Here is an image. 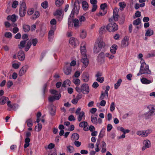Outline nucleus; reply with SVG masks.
Listing matches in <instances>:
<instances>
[{
    "label": "nucleus",
    "instance_id": "obj_35",
    "mask_svg": "<svg viewBox=\"0 0 155 155\" xmlns=\"http://www.w3.org/2000/svg\"><path fill=\"white\" fill-rule=\"evenodd\" d=\"M105 56V54L104 52H101L100 53L98 56V60L100 61H101L104 58Z\"/></svg>",
    "mask_w": 155,
    "mask_h": 155
},
{
    "label": "nucleus",
    "instance_id": "obj_32",
    "mask_svg": "<svg viewBox=\"0 0 155 155\" xmlns=\"http://www.w3.org/2000/svg\"><path fill=\"white\" fill-rule=\"evenodd\" d=\"M84 114V112L81 111L78 114L79 115L78 117V119L79 122H80L81 120L84 116L85 117Z\"/></svg>",
    "mask_w": 155,
    "mask_h": 155
},
{
    "label": "nucleus",
    "instance_id": "obj_28",
    "mask_svg": "<svg viewBox=\"0 0 155 155\" xmlns=\"http://www.w3.org/2000/svg\"><path fill=\"white\" fill-rule=\"evenodd\" d=\"M74 9H76L77 12H78L79 10V2L78 1L76 0L74 4Z\"/></svg>",
    "mask_w": 155,
    "mask_h": 155
},
{
    "label": "nucleus",
    "instance_id": "obj_44",
    "mask_svg": "<svg viewBox=\"0 0 155 155\" xmlns=\"http://www.w3.org/2000/svg\"><path fill=\"white\" fill-rule=\"evenodd\" d=\"M80 82V80L79 79L77 78L74 79L73 80V82L75 85L77 86H78L79 85Z\"/></svg>",
    "mask_w": 155,
    "mask_h": 155
},
{
    "label": "nucleus",
    "instance_id": "obj_23",
    "mask_svg": "<svg viewBox=\"0 0 155 155\" xmlns=\"http://www.w3.org/2000/svg\"><path fill=\"white\" fill-rule=\"evenodd\" d=\"M8 100V97L4 96L0 98V104L4 105L5 104L6 101Z\"/></svg>",
    "mask_w": 155,
    "mask_h": 155
},
{
    "label": "nucleus",
    "instance_id": "obj_49",
    "mask_svg": "<svg viewBox=\"0 0 155 155\" xmlns=\"http://www.w3.org/2000/svg\"><path fill=\"white\" fill-rule=\"evenodd\" d=\"M115 109V104L114 102H112L110 105V110L112 112Z\"/></svg>",
    "mask_w": 155,
    "mask_h": 155
},
{
    "label": "nucleus",
    "instance_id": "obj_14",
    "mask_svg": "<svg viewBox=\"0 0 155 155\" xmlns=\"http://www.w3.org/2000/svg\"><path fill=\"white\" fill-rule=\"evenodd\" d=\"M56 29V26H54L53 27H52V29L50 30L48 32V38L49 40H50L53 37L54 35V31Z\"/></svg>",
    "mask_w": 155,
    "mask_h": 155
},
{
    "label": "nucleus",
    "instance_id": "obj_59",
    "mask_svg": "<svg viewBox=\"0 0 155 155\" xmlns=\"http://www.w3.org/2000/svg\"><path fill=\"white\" fill-rule=\"evenodd\" d=\"M20 65L17 63H14L12 64V67L15 69H17L19 67Z\"/></svg>",
    "mask_w": 155,
    "mask_h": 155
},
{
    "label": "nucleus",
    "instance_id": "obj_52",
    "mask_svg": "<svg viewBox=\"0 0 155 155\" xmlns=\"http://www.w3.org/2000/svg\"><path fill=\"white\" fill-rule=\"evenodd\" d=\"M80 22L81 23L82 22L86 20V18L85 17L83 16H81L79 17Z\"/></svg>",
    "mask_w": 155,
    "mask_h": 155
},
{
    "label": "nucleus",
    "instance_id": "obj_15",
    "mask_svg": "<svg viewBox=\"0 0 155 155\" xmlns=\"http://www.w3.org/2000/svg\"><path fill=\"white\" fill-rule=\"evenodd\" d=\"M95 44H97V45L101 49L102 48H104L105 46V44L104 42L101 39H98L96 43Z\"/></svg>",
    "mask_w": 155,
    "mask_h": 155
},
{
    "label": "nucleus",
    "instance_id": "obj_29",
    "mask_svg": "<svg viewBox=\"0 0 155 155\" xmlns=\"http://www.w3.org/2000/svg\"><path fill=\"white\" fill-rule=\"evenodd\" d=\"M117 129L120 131L123 132V133H125V134H126V133H129L130 131V130L128 129L125 130L124 129L121 127H117Z\"/></svg>",
    "mask_w": 155,
    "mask_h": 155
},
{
    "label": "nucleus",
    "instance_id": "obj_31",
    "mask_svg": "<svg viewBox=\"0 0 155 155\" xmlns=\"http://www.w3.org/2000/svg\"><path fill=\"white\" fill-rule=\"evenodd\" d=\"M119 5L120 7V10H123L126 6V4L124 2H121L119 3Z\"/></svg>",
    "mask_w": 155,
    "mask_h": 155
},
{
    "label": "nucleus",
    "instance_id": "obj_39",
    "mask_svg": "<svg viewBox=\"0 0 155 155\" xmlns=\"http://www.w3.org/2000/svg\"><path fill=\"white\" fill-rule=\"evenodd\" d=\"M64 2L63 0H56L55 4L57 6H61Z\"/></svg>",
    "mask_w": 155,
    "mask_h": 155
},
{
    "label": "nucleus",
    "instance_id": "obj_24",
    "mask_svg": "<svg viewBox=\"0 0 155 155\" xmlns=\"http://www.w3.org/2000/svg\"><path fill=\"white\" fill-rule=\"evenodd\" d=\"M82 7L84 10H87L89 5L88 3L86 1H83L82 2Z\"/></svg>",
    "mask_w": 155,
    "mask_h": 155
},
{
    "label": "nucleus",
    "instance_id": "obj_36",
    "mask_svg": "<svg viewBox=\"0 0 155 155\" xmlns=\"http://www.w3.org/2000/svg\"><path fill=\"white\" fill-rule=\"evenodd\" d=\"M97 115H96L95 117H91V120L92 123L95 124L97 125Z\"/></svg>",
    "mask_w": 155,
    "mask_h": 155
},
{
    "label": "nucleus",
    "instance_id": "obj_12",
    "mask_svg": "<svg viewBox=\"0 0 155 155\" xmlns=\"http://www.w3.org/2000/svg\"><path fill=\"white\" fill-rule=\"evenodd\" d=\"M64 73L67 75L71 74V67L70 66L66 65L64 69Z\"/></svg>",
    "mask_w": 155,
    "mask_h": 155
},
{
    "label": "nucleus",
    "instance_id": "obj_7",
    "mask_svg": "<svg viewBox=\"0 0 155 155\" xmlns=\"http://www.w3.org/2000/svg\"><path fill=\"white\" fill-rule=\"evenodd\" d=\"M113 19L114 20L116 21H117L118 20V12L117 11V8H115L113 10ZM113 20V18H110L109 19V22H111Z\"/></svg>",
    "mask_w": 155,
    "mask_h": 155
},
{
    "label": "nucleus",
    "instance_id": "obj_54",
    "mask_svg": "<svg viewBox=\"0 0 155 155\" xmlns=\"http://www.w3.org/2000/svg\"><path fill=\"white\" fill-rule=\"evenodd\" d=\"M107 6V5L106 3L102 4L100 6L101 9L103 10V11H105V8Z\"/></svg>",
    "mask_w": 155,
    "mask_h": 155
},
{
    "label": "nucleus",
    "instance_id": "obj_22",
    "mask_svg": "<svg viewBox=\"0 0 155 155\" xmlns=\"http://www.w3.org/2000/svg\"><path fill=\"white\" fill-rule=\"evenodd\" d=\"M117 48V45H116L114 44L113 45L111 48H110V52L113 54H115L116 52V51Z\"/></svg>",
    "mask_w": 155,
    "mask_h": 155
},
{
    "label": "nucleus",
    "instance_id": "obj_17",
    "mask_svg": "<svg viewBox=\"0 0 155 155\" xmlns=\"http://www.w3.org/2000/svg\"><path fill=\"white\" fill-rule=\"evenodd\" d=\"M88 125L86 121H83L80 123L79 126L81 127H83V130L85 131L88 130V128L86 127Z\"/></svg>",
    "mask_w": 155,
    "mask_h": 155
},
{
    "label": "nucleus",
    "instance_id": "obj_1",
    "mask_svg": "<svg viewBox=\"0 0 155 155\" xmlns=\"http://www.w3.org/2000/svg\"><path fill=\"white\" fill-rule=\"evenodd\" d=\"M141 66L139 72L137 74V76H140L143 74H151L152 72L149 69V66L144 61L142 62V61H140Z\"/></svg>",
    "mask_w": 155,
    "mask_h": 155
},
{
    "label": "nucleus",
    "instance_id": "obj_64",
    "mask_svg": "<svg viewBox=\"0 0 155 155\" xmlns=\"http://www.w3.org/2000/svg\"><path fill=\"white\" fill-rule=\"evenodd\" d=\"M113 128L111 124H109L107 125V131L110 132Z\"/></svg>",
    "mask_w": 155,
    "mask_h": 155
},
{
    "label": "nucleus",
    "instance_id": "obj_47",
    "mask_svg": "<svg viewBox=\"0 0 155 155\" xmlns=\"http://www.w3.org/2000/svg\"><path fill=\"white\" fill-rule=\"evenodd\" d=\"M106 98V96L105 94H104V92L103 91L101 92V94L99 98V99L100 100H102L104 99V98Z\"/></svg>",
    "mask_w": 155,
    "mask_h": 155
},
{
    "label": "nucleus",
    "instance_id": "obj_45",
    "mask_svg": "<svg viewBox=\"0 0 155 155\" xmlns=\"http://www.w3.org/2000/svg\"><path fill=\"white\" fill-rule=\"evenodd\" d=\"M34 10L33 8H30L28 9L27 13L28 15H31L34 13Z\"/></svg>",
    "mask_w": 155,
    "mask_h": 155
},
{
    "label": "nucleus",
    "instance_id": "obj_16",
    "mask_svg": "<svg viewBox=\"0 0 155 155\" xmlns=\"http://www.w3.org/2000/svg\"><path fill=\"white\" fill-rule=\"evenodd\" d=\"M18 57L19 60L21 61H23L25 58L24 52L22 51H19L18 54Z\"/></svg>",
    "mask_w": 155,
    "mask_h": 155
},
{
    "label": "nucleus",
    "instance_id": "obj_40",
    "mask_svg": "<svg viewBox=\"0 0 155 155\" xmlns=\"http://www.w3.org/2000/svg\"><path fill=\"white\" fill-rule=\"evenodd\" d=\"M26 123L28 126L29 127H31L33 125L32 120L31 118H30L27 120Z\"/></svg>",
    "mask_w": 155,
    "mask_h": 155
},
{
    "label": "nucleus",
    "instance_id": "obj_63",
    "mask_svg": "<svg viewBox=\"0 0 155 155\" xmlns=\"http://www.w3.org/2000/svg\"><path fill=\"white\" fill-rule=\"evenodd\" d=\"M99 85L98 84L97 82H94L93 83L92 87L94 88H97L98 86H99Z\"/></svg>",
    "mask_w": 155,
    "mask_h": 155
},
{
    "label": "nucleus",
    "instance_id": "obj_41",
    "mask_svg": "<svg viewBox=\"0 0 155 155\" xmlns=\"http://www.w3.org/2000/svg\"><path fill=\"white\" fill-rule=\"evenodd\" d=\"M40 14L38 11H35L33 16L32 18L34 19H36L40 16Z\"/></svg>",
    "mask_w": 155,
    "mask_h": 155
},
{
    "label": "nucleus",
    "instance_id": "obj_4",
    "mask_svg": "<svg viewBox=\"0 0 155 155\" xmlns=\"http://www.w3.org/2000/svg\"><path fill=\"white\" fill-rule=\"evenodd\" d=\"M19 8V15L20 17H24L26 13L27 7L25 2H20Z\"/></svg>",
    "mask_w": 155,
    "mask_h": 155
},
{
    "label": "nucleus",
    "instance_id": "obj_51",
    "mask_svg": "<svg viewBox=\"0 0 155 155\" xmlns=\"http://www.w3.org/2000/svg\"><path fill=\"white\" fill-rule=\"evenodd\" d=\"M26 43V41L25 40H23L21 41L20 42V45L21 48H24L25 46V44Z\"/></svg>",
    "mask_w": 155,
    "mask_h": 155
},
{
    "label": "nucleus",
    "instance_id": "obj_55",
    "mask_svg": "<svg viewBox=\"0 0 155 155\" xmlns=\"http://www.w3.org/2000/svg\"><path fill=\"white\" fill-rule=\"evenodd\" d=\"M86 34L85 31H82L80 35V37L82 38H84L86 37Z\"/></svg>",
    "mask_w": 155,
    "mask_h": 155
},
{
    "label": "nucleus",
    "instance_id": "obj_58",
    "mask_svg": "<svg viewBox=\"0 0 155 155\" xmlns=\"http://www.w3.org/2000/svg\"><path fill=\"white\" fill-rule=\"evenodd\" d=\"M68 120L70 121L75 120V118L74 117V115L72 114L70 115L68 117Z\"/></svg>",
    "mask_w": 155,
    "mask_h": 155
},
{
    "label": "nucleus",
    "instance_id": "obj_18",
    "mask_svg": "<svg viewBox=\"0 0 155 155\" xmlns=\"http://www.w3.org/2000/svg\"><path fill=\"white\" fill-rule=\"evenodd\" d=\"M141 82L143 84H150L153 81V80L152 81L148 80L145 78H143L140 79Z\"/></svg>",
    "mask_w": 155,
    "mask_h": 155
},
{
    "label": "nucleus",
    "instance_id": "obj_53",
    "mask_svg": "<svg viewBox=\"0 0 155 155\" xmlns=\"http://www.w3.org/2000/svg\"><path fill=\"white\" fill-rule=\"evenodd\" d=\"M5 36L6 38H10L12 37V34L10 32H7L5 34Z\"/></svg>",
    "mask_w": 155,
    "mask_h": 155
},
{
    "label": "nucleus",
    "instance_id": "obj_34",
    "mask_svg": "<svg viewBox=\"0 0 155 155\" xmlns=\"http://www.w3.org/2000/svg\"><path fill=\"white\" fill-rule=\"evenodd\" d=\"M122 80L121 79H118L117 82L114 84V88L115 89H117L120 85Z\"/></svg>",
    "mask_w": 155,
    "mask_h": 155
},
{
    "label": "nucleus",
    "instance_id": "obj_37",
    "mask_svg": "<svg viewBox=\"0 0 155 155\" xmlns=\"http://www.w3.org/2000/svg\"><path fill=\"white\" fill-rule=\"evenodd\" d=\"M23 29L25 32H28L30 30V27L28 25H23Z\"/></svg>",
    "mask_w": 155,
    "mask_h": 155
},
{
    "label": "nucleus",
    "instance_id": "obj_3",
    "mask_svg": "<svg viewBox=\"0 0 155 155\" xmlns=\"http://www.w3.org/2000/svg\"><path fill=\"white\" fill-rule=\"evenodd\" d=\"M147 108L149 109L148 111L143 114V116L146 119H150L151 116L155 115V105H149L147 107Z\"/></svg>",
    "mask_w": 155,
    "mask_h": 155
},
{
    "label": "nucleus",
    "instance_id": "obj_21",
    "mask_svg": "<svg viewBox=\"0 0 155 155\" xmlns=\"http://www.w3.org/2000/svg\"><path fill=\"white\" fill-rule=\"evenodd\" d=\"M154 31L151 28H149L146 31L145 36L146 37H150L153 34Z\"/></svg>",
    "mask_w": 155,
    "mask_h": 155
},
{
    "label": "nucleus",
    "instance_id": "obj_56",
    "mask_svg": "<svg viewBox=\"0 0 155 155\" xmlns=\"http://www.w3.org/2000/svg\"><path fill=\"white\" fill-rule=\"evenodd\" d=\"M96 80L100 83H102L104 81V78L103 77L97 78L96 79Z\"/></svg>",
    "mask_w": 155,
    "mask_h": 155
},
{
    "label": "nucleus",
    "instance_id": "obj_20",
    "mask_svg": "<svg viewBox=\"0 0 155 155\" xmlns=\"http://www.w3.org/2000/svg\"><path fill=\"white\" fill-rule=\"evenodd\" d=\"M17 16L13 14L11 15H8L7 17V19L8 20H10L13 22H15L17 19Z\"/></svg>",
    "mask_w": 155,
    "mask_h": 155
},
{
    "label": "nucleus",
    "instance_id": "obj_9",
    "mask_svg": "<svg viewBox=\"0 0 155 155\" xmlns=\"http://www.w3.org/2000/svg\"><path fill=\"white\" fill-rule=\"evenodd\" d=\"M143 146L142 147V150L143 151L144 150L147 148H148L150 147L151 143L150 141L148 140H145L143 141Z\"/></svg>",
    "mask_w": 155,
    "mask_h": 155
},
{
    "label": "nucleus",
    "instance_id": "obj_19",
    "mask_svg": "<svg viewBox=\"0 0 155 155\" xmlns=\"http://www.w3.org/2000/svg\"><path fill=\"white\" fill-rule=\"evenodd\" d=\"M72 22L74 23V25L75 27H79L81 25V23L79 22V20L77 18L73 20Z\"/></svg>",
    "mask_w": 155,
    "mask_h": 155
},
{
    "label": "nucleus",
    "instance_id": "obj_43",
    "mask_svg": "<svg viewBox=\"0 0 155 155\" xmlns=\"http://www.w3.org/2000/svg\"><path fill=\"white\" fill-rule=\"evenodd\" d=\"M41 6L43 8L46 9L48 6V2L45 1L43 2H42L41 4Z\"/></svg>",
    "mask_w": 155,
    "mask_h": 155
},
{
    "label": "nucleus",
    "instance_id": "obj_42",
    "mask_svg": "<svg viewBox=\"0 0 155 155\" xmlns=\"http://www.w3.org/2000/svg\"><path fill=\"white\" fill-rule=\"evenodd\" d=\"M79 134L77 133L73 134L71 136L72 138L76 140H78L79 139Z\"/></svg>",
    "mask_w": 155,
    "mask_h": 155
},
{
    "label": "nucleus",
    "instance_id": "obj_30",
    "mask_svg": "<svg viewBox=\"0 0 155 155\" xmlns=\"http://www.w3.org/2000/svg\"><path fill=\"white\" fill-rule=\"evenodd\" d=\"M101 50V49L97 45V44H95L94 46V51L95 53L97 54Z\"/></svg>",
    "mask_w": 155,
    "mask_h": 155
},
{
    "label": "nucleus",
    "instance_id": "obj_25",
    "mask_svg": "<svg viewBox=\"0 0 155 155\" xmlns=\"http://www.w3.org/2000/svg\"><path fill=\"white\" fill-rule=\"evenodd\" d=\"M137 134L143 137H146L144 130H140L137 132Z\"/></svg>",
    "mask_w": 155,
    "mask_h": 155
},
{
    "label": "nucleus",
    "instance_id": "obj_57",
    "mask_svg": "<svg viewBox=\"0 0 155 155\" xmlns=\"http://www.w3.org/2000/svg\"><path fill=\"white\" fill-rule=\"evenodd\" d=\"M105 28V26H103L100 28L99 30V32L100 34H101L102 33L103 31L104 30Z\"/></svg>",
    "mask_w": 155,
    "mask_h": 155
},
{
    "label": "nucleus",
    "instance_id": "obj_2",
    "mask_svg": "<svg viewBox=\"0 0 155 155\" xmlns=\"http://www.w3.org/2000/svg\"><path fill=\"white\" fill-rule=\"evenodd\" d=\"M80 50L81 53L82 55L81 61L83 63V67L85 68L89 64L88 59L87 58L86 54V50L85 46L84 45L83 46H81Z\"/></svg>",
    "mask_w": 155,
    "mask_h": 155
},
{
    "label": "nucleus",
    "instance_id": "obj_10",
    "mask_svg": "<svg viewBox=\"0 0 155 155\" xmlns=\"http://www.w3.org/2000/svg\"><path fill=\"white\" fill-rule=\"evenodd\" d=\"M28 68V65H25L23 66L20 69L18 73V75L20 76H22L26 72Z\"/></svg>",
    "mask_w": 155,
    "mask_h": 155
},
{
    "label": "nucleus",
    "instance_id": "obj_6",
    "mask_svg": "<svg viewBox=\"0 0 155 155\" xmlns=\"http://www.w3.org/2000/svg\"><path fill=\"white\" fill-rule=\"evenodd\" d=\"M82 93L84 94H87L89 92L88 85L86 83H84L81 86Z\"/></svg>",
    "mask_w": 155,
    "mask_h": 155
},
{
    "label": "nucleus",
    "instance_id": "obj_33",
    "mask_svg": "<svg viewBox=\"0 0 155 155\" xmlns=\"http://www.w3.org/2000/svg\"><path fill=\"white\" fill-rule=\"evenodd\" d=\"M141 23V20L140 18H138L133 21V24L134 25H138Z\"/></svg>",
    "mask_w": 155,
    "mask_h": 155
},
{
    "label": "nucleus",
    "instance_id": "obj_5",
    "mask_svg": "<svg viewBox=\"0 0 155 155\" xmlns=\"http://www.w3.org/2000/svg\"><path fill=\"white\" fill-rule=\"evenodd\" d=\"M106 29L109 32H113L117 30L118 26L116 23L112 22L107 26Z\"/></svg>",
    "mask_w": 155,
    "mask_h": 155
},
{
    "label": "nucleus",
    "instance_id": "obj_50",
    "mask_svg": "<svg viewBox=\"0 0 155 155\" xmlns=\"http://www.w3.org/2000/svg\"><path fill=\"white\" fill-rule=\"evenodd\" d=\"M105 56L106 57L109 58V59H112L114 57V56L113 55L110 54L109 53H107L105 54Z\"/></svg>",
    "mask_w": 155,
    "mask_h": 155
},
{
    "label": "nucleus",
    "instance_id": "obj_27",
    "mask_svg": "<svg viewBox=\"0 0 155 155\" xmlns=\"http://www.w3.org/2000/svg\"><path fill=\"white\" fill-rule=\"evenodd\" d=\"M63 12V10L61 9H58L54 13V16L58 15L61 16L62 13Z\"/></svg>",
    "mask_w": 155,
    "mask_h": 155
},
{
    "label": "nucleus",
    "instance_id": "obj_62",
    "mask_svg": "<svg viewBox=\"0 0 155 155\" xmlns=\"http://www.w3.org/2000/svg\"><path fill=\"white\" fill-rule=\"evenodd\" d=\"M38 42V40L36 38L33 39L32 40V44L34 46L36 45Z\"/></svg>",
    "mask_w": 155,
    "mask_h": 155
},
{
    "label": "nucleus",
    "instance_id": "obj_46",
    "mask_svg": "<svg viewBox=\"0 0 155 155\" xmlns=\"http://www.w3.org/2000/svg\"><path fill=\"white\" fill-rule=\"evenodd\" d=\"M70 84V81L69 80H67L65 81H64L63 82V84L62 85V86L63 87H66V85L67 84L68 85H69Z\"/></svg>",
    "mask_w": 155,
    "mask_h": 155
},
{
    "label": "nucleus",
    "instance_id": "obj_8",
    "mask_svg": "<svg viewBox=\"0 0 155 155\" xmlns=\"http://www.w3.org/2000/svg\"><path fill=\"white\" fill-rule=\"evenodd\" d=\"M7 104L9 107L7 109V110L8 111H11L12 110H15L16 107L17 106V105L16 104H12L11 101H8L7 102Z\"/></svg>",
    "mask_w": 155,
    "mask_h": 155
},
{
    "label": "nucleus",
    "instance_id": "obj_60",
    "mask_svg": "<svg viewBox=\"0 0 155 155\" xmlns=\"http://www.w3.org/2000/svg\"><path fill=\"white\" fill-rule=\"evenodd\" d=\"M155 56V51H153L151 53H149L147 55L148 58H150Z\"/></svg>",
    "mask_w": 155,
    "mask_h": 155
},
{
    "label": "nucleus",
    "instance_id": "obj_38",
    "mask_svg": "<svg viewBox=\"0 0 155 155\" xmlns=\"http://www.w3.org/2000/svg\"><path fill=\"white\" fill-rule=\"evenodd\" d=\"M68 151L70 153H73L74 150L73 147L69 145L67 147Z\"/></svg>",
    "mask_w": 155,
    "mask_h": 155
},
{
    "label": "nucleus",
    "instance_id": "obj_61",
    "mask_svg": "<svg viewBox=\"0 0 155 155\" xmlns=\"http://www.w3.org/2000/svg\"><path fill=\"white\" fill-rule=\"evenodd\" d=\"M50 113L51 115L52 116L54 115L55 113V108H51L50 111Z\"/></svg>",
    "mask_w": 155,
    "mask_h": 155
},
{
    "label": "nucleus",
    "instance_id": "obj_26",
    "mask_svg": "<svg viewBox=\"0 0 155 155\" xmlns=\"http://www.w3.org/2000/svg\"><path fill=\"white\" fill-rule=\"evenodd\" d=\"M76 39L74 38H71L69 41V43L75 46L76 44Z\"/></svg>",
    "mask_w": 155,
    "mask_h": 155
},
{
    "label": "nucleus",
    "instance_id": "obj_48",
    "mask_svg": "<svg viewBox=\"0 0 155 155\" xmlns=\"http://www.w3.org/2000/svg\"><path fill=\"white\" fill-rule=\"evenodd\" d=\"M18 5V2L17 1H14L12 2V7L14 8H16Z\"/></svg>",
    "mask_w": 155,
    "mask_h": 155
},
{
    "label": "nucleus",
    "instance_id": "obj_11",
    "mask_svg": "<svg viewBox=\"0 0 155 155\" xmlns=\"http://www.w3.org/2000/svg\"><path fill=\"white\" fill-rule=\"evenodd\" d=\"M129 37L128 36H125L121 41L122 47L124 48L127 46L129 44Z\"/></svg>",
    "mask_w": 155,
    "mask_h": 155
},
{
    "label": "nucleus",
    "instance_id": "obj_13",
    "mask_svg": "<svg viewBox=\"0 0 155 155\" xmlns=\"http://www.w3.org/2000/svg\"><path fill=\"white\" fill-rule=\"evenodd\" d=\"M82 79L84 82H87L89 79V74L87 72H84L82 75Z\"/></svg>",
    "mask_w": 155,
    "mask_h": 155
}]
</instances>
